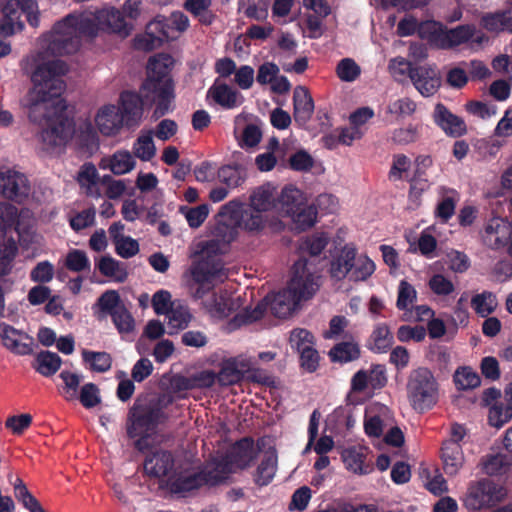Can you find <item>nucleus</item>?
I'll return each mask as SVG.
<instances>
[{"mask_svg": "<svg viewBox=\"0 0 512 512\" xmlns=\"http://www.w3.org/2000/svg\"><path fill=\"white\" fill-rule=\"evenodd\" d=\"M29 60L35 65L31 74L33 87L21 103L29 120L42 126L36 135L38 151L45 155H57L75 133L73 120L67 116V105L62 98L66 88L63 76L68 72V66L59 59L44 61L42 53Z\"/></svg>", "mask_w": 512, "mask_h": 512, "instance_id": "nucleus-1", "label": "nucleus"}, {"mask_svg": "<svg viewBox=\"0 0 512 512\" xmlns=\"http://www.w3.org/2000/svg\"><path fill=\"white\" fill-rule=\"evenodd\" d=\"M131 29L123 13L114 7L71 13L43 37L42 47L53 55L72 54L79 50L83 39H91L99 31L126 37Z\"/></svg>", "mask_w": 512, "mask_h": 512, "instance_id": "nucleus-2", "label": "nucleus"}, {"mask_svg": "<svg viewBox=\"0 0 512 512\" xmlns=\"http://www.w3.org/2000/svg\"><path fill=\"white\" fill-rule=\"evenodd\" d=\"M319 279L315 267L308 260L299 259L293 265L288 286L266 297L271 313L279 318L289 316L302 300H308L316 293L320 286Z\"/></svg>", "mask_w": 512, "mask_h": 512, "instance_id": "nucleus-3", "label": "nucleus"}, {"mask_svg": "<svg viewBox=\"0 0 512 512\" xmlns=\"http://www.w3.org/2000/svg\"><path fill=\"white\" fill-rule=\"evenodd\" d=\"M172 65L173 58L164 53L151 57L147 65L148 77L142 87L143 92H147V101L157 102L154 111L156 117H161L169 111L174 98V87L170 77Z\"/></svg>", "mask_w": 512, "mask_h": 512, "instance_id": "nucleus-4", "label": "nucleus"}, {"mask_svg": "<svg viewBox=\"0 0 512 512\" xmlns=\"http://www.w3.org/2000/svg\"><path fill=\"white\" fill-rule=\"evenodd\" d=\"M164 407V400L160 398L136 401L132 407L127 432L131 438H139L136 441L139 450L148 447V440L156 435L158 425L166 420Z\"/></svg>", "mask_w": 512, "mask_h": 512, "instance_id": "nucleus-5", "label": "nucleus"}, {"mask_svg": "<svg viewBox=\"0 0 512 512\" xmlns=\"http://www.w3.org/2000/svg\"><path fill=\"white\" fill-rule=\"evenodd\" d=\"M406 390L411 407L420 413L434 407L439 398V383L427 367H418L410 371Z\"/></svg>", "mask_w": 512, "mask_h": 512, "instance_id": "nucleus-6", "label": "nucleus"}, {"mask_svg": "<svg viewBox=\"0 0 512 512\" xmlns=\"http://www.w3.org/2000/svg\"><path fill=\"white\" fill-rule=\"evenodd\" d=\"M218 216L229 217L237 224L238 228L253 234L261 232L268 223L266 213L249 205L244 207V204L237 199L224 204L220 208Z\"/></svg>", "mask_w": 512, "mask_h": 512, "instance_id": "nucleus-7", "label": "nucleus"}, {"mask_svg": "<svg viewBox=\"0 0 512 512\" xmlns=\"http://www.w3.org/2000/svg\"><path fill=\"white\" fill-rule=\"evenodd\" d=\"M423 30L429 33V41L432 45L441 49L454 48L473 39L476 34L474 25H460L448 29L440 23H427Z\"/></svg>", "mask_w": 512, "mask_h": 512, "instance_id": "nucleus-8", "label": "nucleus"}, {"mask_svg": "<svg viewBox=\"0 0 512 512\" xmlns=\"http://www.w3.org/2000/svg\"><path fill=\"white\" fill-rule=\"evenodd\" d=\"M193 280L198 284L194 297L202 298L206 291L217 282H223L227 278V272L219 258H203L193 265L191 269Z\"/></svg>", "mask_w": 512, "mask_h": 512, "instance_id": "nucleus-9", "label": "nucleus"}, {"mask_svg": "<svg viewBox=\"0 0 512 512\" xmlns=\"http://www.w3.org/2000/svg\"><path fill=\"white\" fill-rule=\"evenodd\" d=\"M505 495L502 487L483 479L472 483L465 498V505L472 510H480L496 505Z\"/></svg>", "mask_w": 512, "mask_h": 512, "instance_id": "nucleus-10", "label": "nucleus"}, {"mask_svg": "<svg viewBox=\"0 0 512 512\" xmlns=\"http://www.w3.org/2000/svg\"><path fill=\"white\" fill-rule=\"evenodd\" d=\"M0 193L11 200L21 203L30 193L27 177L16 170L0 171Z\"/></svg>", "mask_w": 512, "mask_h": 512, "instance_id": "nucleus-11", "label": "nucleus"}, {"mask_svg": "<svg viewBox=\"0 0 512 512\" xmlns=\"http://www.w3.org/2000/svg\"><path fill=\"white\" fill-rule=\"evenodd\" d=\"M143 87H141V96L133 92H123L120 95V113L126 127H135L139 125L143 116V107L152 105L154 102L147 101ZM157 105V102H155Z\"/></svg>", "mask_w": 512, "mask_h": 512, "instance_id": "nucleus-12", "label": "nucleus"}, {"mask_svg": "<svg viewBox=\"0 0 512 512\" xmlns=\"http://www.w3.org/2000/svg\"><path fill=\"white\" fill-rule=\"evenodd\" d=\"M201 470L188 467L174 471L167 478V487L174 494H185L204 485Z\"/></svg>", "mask_w": 512, "mask_h": 512, "instance_id": "nucleus-13", "label": "nucleus"}, {"mask_svg": "<svg viewBox=\"0 0 512 512\" xmlns=\"http://www.w3.org/2000/svg\"><path fill=\"white\" fill-rule=\"evenodd\" d=\"M0 338L3 346L16 355H29L33 352V339L9 324L0 323Z\"/></svg>", "mask_w": 512, "mask_h": 512, "instance_id": "nucleus-14", "label": "nucleus"}, {"mask_svg": "<svg viewBox=\"0 0 512 512\" xmlns=\"http://www.w3.org/2000/svg\"><path fill=\"white\" fill-rule=\"evenodd\" d=\"M410 79L424 97L434 95L441 85L439 73L430 65L415 66L410 70Z\"/></svg>", "mask_w": 512, "mask_h": 512, "instance_id": "nucleus-15", "label": "nucleus"}, {"mask_svg": "<svg viewBox=\"0 0 512 512\" xmlns=\"http://www.w3.org/2000/svg\"><path fill=\"white\" fill-rule=\"evenodd\" d=\"M257 450L250 438H243L235 443L225 456V460L234 473L247 468L256 458Z\"/></svg>", "mask_w": 512, "mask_h": 512, "instance_id": "nucleus-16", "label": "nucleus"}, {"mask_svg": "<svg viewBox=\"0 0 512 512\" xmlns=\"http://www.w3.org/2000/svg\"><path fill=\"white\" fill-rule=\"evenodd\" d=\"M94 122L99 132L104 136L119 134L125 125L120 108L113 104H106L100 107L95 114Z\"/></svg>", "mask_w": 512, "mask_h": 512, "instance_id": "nucleus-17", "label": "nucleus"}, {"mask_svg": "<svg viewBox=\"0 0 512 512\" xmlns=\"http://www.w3.org/2000/svg\"><path fill=\"white\" fill-rule=\"evenodd\" d=\"M237 224H228L219 220L212 230L213 238L206 242L203 247V253L209 258L210 254H221L225 251L228 244L236 239L238 231Z\"/></svg>", "mask_w": 512, "mask_h": 512, "instance_id": "nucleus-18", "label": "nucleus"}, {"mask_svg": "<svg viewBox=\"0 0 512 512\" xmlns=\"http://www.w3.org/2000/svg\"><path fill=\"white\" fill-rule=\"evenodd\" d=\"M512 225L501 217L490 219L484 230L483 240L485 244L493 249L506 246L511 240Z\"/></svg>", "mask_w": 512, "mask_h": 512, "instance_id": "nucleus-19", "label": "nucleus"}, {"mask_svg": "<svg viewBox=\"0 0 512 512\" xmlns=\"http://www.w3.org/2000/svg\"><path fill=\"white\" fill-rule=\"evenodd\" d=\"M174 467V458L168 451L158 450L149 454L144 461L145 473L154 478L168 477Z\"/></svg>", "mask_w": 512, "mask_h": 512, "instance_id": "nucleus-20", "label": "nucleus"}, {"mask_svg": "<svg viewBox=\"0 0 512 512\" xmlns=\"http://www.w3.org/2000/svg\"><path fill=\"white\" fill-rule=\"evenodd\" d=\"M433 118L435 123L449 136L459 137L466 132L465 122L441 103L435 106Z\"/></svg>", "mask_w": 512, "mask_h": 512, "instance_id": "nucleus-21", "label": "nucleus"}, {"mask_svg": "<svg viewBox=\"0 0 512 512\" xmlns=\"http://www.w3.org/2000/svg\"><path fill=\"white\" fill-rule=\"evenodd\" d=\"M207 97L224 109H234L243 102L242 95L236 89L219 80L208 89Z\"/></svg>", "mask_w": 512, "mask_h": 512, "instance_id": "nucleus-22", "label": "nucleus"}, {"mask_svg": "<svg viewBox=\"0 0 512 512\" xmlns=\"http://www.w3.org/2000/svg\"><path fill=\"white\" fill-rule=\"evenodd\" d=\"M293 108L294 120L300 126L306 125L314 112V101L306 87H295L293 92Z\"/></svg>", "mask_w": 512, "mask_h": 512, "instance_id": "nucleus-23", "label": "nucleus"}, {"mask_svg": "<svg viewBox=\"0 0 512 512\" xmlns=\"http://www.w3.org/2000/svg\"><path fill=\"white\" fill-rule=\"evenodd\" d=\"M99 166L103 170H109L114 175H124L135 168L136 161L130 151L117 150L112 155L103 157Z\"/></svg>", "mask_w": 512, "mask_h": 512, "instance_id": "nucleus-24", "label": "nucleus"}, {"mask_svg": "<svg viewBox=\"0 0 512 512\" xmlns=\"http://www.w3.org/2000/svg\"><path fill=\"white\" fill-rule=\"evenodd\" d=\"M390 420L389 410L384 405H372L365 413L364 428L368 436L379 437Z\"/></svg>", "mask_w": 512, "mask_h": 512, "instance_id": "nucleus-25", "label": "nucleus"}, {"mask_svg": "<svg viewBox=\"0 0 512 512\" xmlns=\"http://www.w3.org/2000/svg\"><path fill=\"white\" fill-rule=\"evenodd\" d=\"M240 297H234L231 294L224 292L215 294L211 301L205 303V307L209 314L216 319H223L237 310L240 307Z\"/></svg>", "mask_w": 512, "mask_h": 512, "instance_id": "nucleus-26", "label": "nucleus"}, {"mask_svg": "<svg viewBox=\"0 0 512 512\" xmlns=\"http://www.w3.org/2000/svg\"><path fill=\"white\" fill-rule=\"evenodd\" d=\"M356 248L351 245H345L338 256L331 262L330 274L336 280H342L350 276L357 258Z\"/></svg>", "mask_w": 512, "mask_h": 512, "instance_id": "nucleus-27", "label": "nucleus"}, {"mask_svg": "<svg viewBox=\"0 0 512 512\" xmlns=\"http://www.w3.org/2000/svg\"><path fill=\"white\" fill-rule=\"evenodd\" d=\"M276 187L271 183H265L253 190L249 197V206L264 213L277 207Z\"/></svg>", "mask_w": 512, "mask_h": 512, "instance_id": "nucleus-28", "label": "nucleus"}, {"mask_svg": "<svg viewBox=\"0 0 512 512\" xmlns=\"http://www.w3.org/2000/svg\"><path fill=\"white\" fill-rule=\"evenodd\" d=\"M366 454L365 447L351 446L342 450L341 458L347 470L355 474H368L372 467L365 464Z\"/></svg>", "mask_w": 512, "mask_h": 512, "instance_id": "nucleus-29", "label": "nucleus"}, {"mask_svg": "<svg viewBox=\"0 0 512 512\" xmlns=\"http://www.w3.org/2000/svg\"><path fill=\"white\" fill-rule=\"evenodd\" d=\"M446 474L456 475L464 464V454L460 443L445 441L441 453Z\"/></svg>", "mask_w": 512, "mask_h": 512, "instance_id": "nucleus-30", "label": "nucleus"}, {"mask_svg": "<svg viewBox=\"0 0 512 512\" xmlns=\"http://www.w3.org/2000/svg\"><path fill=\"white\" fill-rule=\"evenodd\" d=\"M276 210L283 216L290 217L305 203L303 193L294 187H285L277 198Z\"/></svg>", "mask_w": 512, "mask_h": 512, "instance_id": "nucleus-31", "label": "nucleus"}, {"mask_svg": "<svg viewBox=\"0 0 512 512\" xmlns=\"http://www.w3.org/2000/svg\"><path fill=\"white\" fill-rule=\"evenodd\" d=\"M234 473L230 470L227 461L224 457L220 459H216L213 462L208 463L201 470V474L203 475V483L204 485L214 486L220 484L227 480L230 474Z\"/></svg>", "mask_w": 512, "mask_h": 512, "instance_id": "nucleus-32", "label": "nucleus"}, {"mask_svg": "<svg viewBox=\"0 0 512 512\" xmlns=\"http://www.w3.org/2000/svg\"><path fill=\"white\" fill-rule=\"evenodd\" d=\"M480 23L489 32H512V8L494 13H486L481 17Z\"/></svg>", "mask_w": 512, "mask_h": 512, "instance_id": "nucleus-33", "label": "nucleus"}, {"mask_svg": "<svg viewBox=\"0 0 512 512\" xmlns=\"http://www.w3.org/2000/svg\"><path fill=\"white\" fill-rule=\"evenodd\" d=\"M165 315L168 319L169 334L186 328L192 318L188 307L180 300H174L172 307Z\"/></svg>", "mask_w": 512, "mask_h": 512, "instance_id": "nucleus-34", "label": "nucleus"}, {"mask_svg": "<svg viewBox=\"0 0 512 512\" xmlns=\"http://www.w3.org/2000/svg\"><path fill=\"white\" fill-rule=\"evenodd\" d=\"M481 469L485 474L494 476L507 473L512 466V458L504 453H492L481 460Z\"/></svg>", "mask_w": 512, "mask_h": 512, "instance_id": "nucleus-35", "label": "nucleus"}, {"mask_svg": "<svg viewBox=\"0 0 512 512\" xmlns=\"http://www.w3.org/2000/svg\"><path fill=\"white\" fill-rule=\"evenodd\" d=\"M96 267L102 275L118 283H123L128 277L125 264L109 255L102 256Z\"/></svg>", "mask_w": 512, "mask_h": 512, "instance_id": "nucleus-36", "label": "nucleus"}, {"mask_svg": "<svg viewBox=\"0 0 512 512\" xmlns=\"http://www.w3.org/2000/svg\"><path fill=\"white\" fill-rule=\"evenodd\" d=\"M277 470V454L276 451L270 449L265 452L263 459L257 467L254 480L257 485H268L275 476Z\"/></svg>", "mask_w": 512, "mask_h": 512, "instance_id": "nucleus-37", "label": "nucleus"}, {"mask_svg": "<svg viewBox=\"0 0 512 512\" xmlns=\"http://www.w3.org/2000/svg\"><path fill=\"white\" fill-rule=\"evenodd\" d=\"M393 345V335L386 324H377L370 336L369 349L374 353H386Z\"/></svg>", "mask_w": 512, "mask_h": 512, "instance_id": "nucleus-38", "label": "nucleus"}, {"mask_svg": "<svg viewBox=\"0 0 512 512\" xmlns=\"http://www.w3.org/2000/svg\"><path fill=\"white\" fill-rule=\"evenodd\" d=\"M212 0H186L184 8L203 25H210L215 19L211 10Z\"/></svg>", "mask_w": 512, "mask_h": 512, "instance_id": "nucleus-39", "label": "nucleus"}, {"mask_svg": "<svg viewBox=\"0 0 512 512\" xmlns=\"http://www.w3.org/2000/svg\"><path fill=\"white\" fill-rule=\"evenodd\" d=\"M77 181L85 189L86 194L92 197H99L100 192L97 186L98 172L91 163L84 164L78 172Z\"/></svg>", "mask_w": 512, "mask_h": 512, "instance_id": "nucleus-40", "label": "nucleus"}, {"mask_svg": "<svg viewBox=\"0 0 512 512\" xmlns=\"http://www.w3.org/2000/svg\"><path fill=\"white\" fill-rule=\"evenodd\" d=\"M441 192L442 199L437 204L435 215L443 222H447L455 213V207L459 200V196L453 189L441 188Z\"/></svg>", "mask_w": 512, "mask_h": 512, "instance_id": "nucleus-41", "label": "nucleus"}, {"mask_svg": "<svg viewBox=\"0 0 512 512\" xmlns=\"http://www.w3.org/2000/svg\"><path fill=\"white\" fill-rule=\"evenodd\" d=\"M328 242V235L320 232L303 237L299 242L298 248L303 254L317 256L326 248Z\"/></svg>", "mask_w": 512, "mask_h": 512, "instance_id": "nucleus-42", "label": "nucleus"}, {"mask_svg": "<svg viewBox=\"0 0 512 512\" xmlns=\"http://www.w3.org/2000/svg\"><path fill=\"white\" fill-rule=\"evenodd\" d=\"M61 358L54 352L44 351L37 355L35 369L43 376L54 375L61 366Z\"/></svg>", "mask_w": 512, "mask_h": 512, "instance_id": "nucleus-43", "label": "nucleus"}, {"mask_svg": "<svg viewBox=\"0 0 512 512\" xmlns=\"http://www.w3.org/2000/svg\"><path fill=\"white\" fill-rule=\"evenodd\" d=\"M289 218L298 230H306L312 227L317 218V210L313 205L304 203Z\"/></svg>", "mask_w": 512, "mask_h": 512, "instance_id": "nucleus-44", "label": "nucleus"}, {"mask_svg": "<svg viewBox=\"0 0 512 512\" xmlns=\"http://www.w3.org/2000/svg\"><path fill=\"white\" fill-rule=\"evenodd\" d=\"M134 155L142 161L151 160L156 153L151 131L141 134L133 144Z\"/></svg>", "mask_w": 512, "mask_h": 512, "instance_id": "nucleus-45", "label": "nucleus"}, {"mask_svg": "<svg viewBox=\"0 0 512 512\" xmlns=\"http://www.w3.org/2000/svg\"><path fill=\"white\" fill-rule=\"evenodd\" d=\"M375 268V263L368 256L364 254L357 255L349 280L365 281L374 273Z\"/></svg>", "mask_w": 512, "mask_h": 512, "instance_id": "nucleus-46", "label": "nucleus"}, {"mask_svg": "<svg viewBox=\"0 0 512 512\" xmlns=\"http://www.w3.org/2000/svg\"><path fill=\"white\" fill-rule=\"evenodd\" d=\"M64 265L69 271L76 273L88 272L91 267L86 252L79 249H72L67 253Z\"/></svg>", "mask_w": 512, "mask_h": 512, "instance_id": "nucleus-47", "label": "nucleus"}, {"mask_svg": "<svg viewBox=\"0 0 512 512\" xmlns=\"http://www.w3.org/2000/svg\"><path fill=\"white\" fill-rule=\"evenodd\" d=\"M329 355L332 361L347 363L357 359L360 355V350L354 342H342L331 349Z\"/></svg>", "mask_w": 512, "mask_h": 512, "instance_id": "nucleus-48", "label": "nucleus"}, {"mask_svg": "<svg viewBox=\"0 0 512 512\" xmlns=\"http://www.w3.org/2000/svg\"><path fill=\"white\" fill-rule=\"evenodd\" d=\"M82 357L85 363L89 364L90 369L103 373L108 371L112 365V358L106 352H94L83 350Z\"/></svg>", "mask_w": 512, "mask_h": 512, "instance_id": "nucleus-49", "label": "nucleus"}, {"mask_svg": "<svg viewBox=\"0 0 512 512\" xmlns=\"http://www.w3.org/2000/svg\"><path fill=\"white\" fill-rule=\"evenodd\" d=\"M496 296L489 291H484L472 297L471 305L481 317H486L497 307Z\"/></svg>", "mask_w": 512, "mask_h": 512, "instance_id": "nucleus-50", "label": "nucleus"}, {"mask_svg": "<svg viewBox=\"0 0 512 512\" xmlns=\"http://www.w3.org/2000/svg\"><path fill=\"white\" fill-rule=\"evenodd\" d=\"M217 177L228 188H236L244 182L245 173L237 166L225 165L218 169Z\"/></svg>", "mask_w": 512, "mask_h": 512, "instance_id": "nucleus-51", "label": "nucleus"}, {"mask_svg": "<svg viewBox=\"0 0 512 512\" xmlns=\"http://www.w3.org/2000/svg\"><path fill=\"white\" fill-rule=\"evenodd\" d=\"M124 304L121 302L120 295L116 290L105 291L98 299L96 306L101 313L100 317L112 315L118 308Z\"/></svg>", "mask_w": 512, "mask_h": 512, "instance_id": "nucleus-52", "label": "nucleus"}, {"mask_svg": "<svg viewBox=\"0 0 512 512\" xmlns=\"http://www.w3.org/2000/svg\"><path fill=\"white\" fill-rule=\"evenodd\" d=\"M372 389V384L369 381V376L366 370L357 371L351 379V388L347 396V400L350 404L356 405L359 400L356 399V394L364 393L367 390Z\"/></svg>", "mask_w": 512, "mask_h": 512, "instance_id": "nucleus-53", "label": "nucleus"}, {"mask_svg": "<svg viewBox=\"0 0 512 512\" xmlns=\"http://www.w3.org/2000/svg\"><path fill=\"white\" fill-rule=\"evenodd\" d=\"M18 253V246L13 239H9L0 248V275H8L13 268V261Z\"/></svg>", "mask_w": 512, "mask_h": 512, "instance_id": "nucleus-54", "label": "nucleus"}, {"mask_svg": "<svg viewBox=\"0 0 512 512\" xmlns=\"http://www.w3.org/2000/svg\"><path fill=\"white\" fill-rule=\"evenodd\" d=\"M265 311V305L257 304L253 309L245 308L237 313L229 323L230 329H236L244 324H249L259 320Z\"/></svg>", "mask_w": 512, "mask_h": 512, "instance_id": "nucleus-55", "label": "nucleus"}, {"mask_svg": "<svg viewBox=\"0 0 512 512\" xmlns=\"http://www.w3.org/2000/svg\"><path fill=\"white\" fill-rule=\"evenodd\" d=\"M488 419L491 426L502 427L512 419V406L495 402L489 408Z\"/></svg>", "mask_w": 512, "mask_h": 512, "instance_id": "nucleus-56", "label": "nucleus"}, {"mask_svg": "<svg viewBox=\"0 0 512 512\" xmlns=\"http://www.w3.org/2000/svg\"><path fill=\"white\" fill-rule=\"evenodd\" d=\"M453 379L456 387L460 390L472 389L480 384L478 374L468 367L457 369Z\"/></svg>", "mask_w": 512, "mask_h": 512, "instance_id": "nucleus-57", "label": "nucleus"}, {"mask_svg": "<svg viewBox=\"0 0 512 512\" xmlns=\"http://www.w3.org/2000/svg\"><path fill=\"white\" fill-rule=\"evenodd\" d=\"M336 74L343 82H353L360 76L361 68L352 58H344L337 64Z\"/></svg>", "mask_w": 512, "mask_h": 512, "instance_id": "nucleus-58", "label": "nucleus"}, {"mask_svg": "<svg viewBox=\"0 0 512 512\" xmlns=\"http://www.w3.org/2000/svg\"><path fill=\"white\" fill-rule=\"evenodd\" d=\"M111 317L119 333H130L134 330V318L131 315V313L127 310L125 305H123L121 308H118V310L115 311L111 315Z\"/></svg>", "mask_w": 512, "mask_h": 512, "instance_id": "nucleus-59", "label": "nucleus"}, {"mask_svg": "<svg viewBox=\"0 0 512 512\" xmlns=\"http://www.w3.org/2000/svg\"><path fill=\"white\" fill-rule=\"evenodd\" d=\"M416 110V103L409 97H402L391 101L387 106V113L396 117H407Z\"/></svg>", "mask_w": 512, "mask_h": 512, "instance_id": "nucleus-60", "label": "nucleus"}, {"mask_svg": "<svg viewBox=\"0 0 512 512\" xmlns=\"http://www.w3.org/2000/svg\"><path fill=\"white\" fill-rule=\"evenodd\" d=\"M417 298L415 288L406 280H402L398 286L396 306L399 310H407Z\"/></svg>", "mask_w": 512, "mask_h": 512, "instance_id": "nucleus-61", "label": "nucleus"}, {"mask_svg": "<svg viewBox=\"0 0 512 512\" xmlns=\"http://www.w3.org/2000/svg\"><path fill=\"white\" fill-rule=\"evenodd\" d=\"M430 290L438 296H448L455 291L453 282L443 274H434L428 281Z\"/></svg>", "mask_w": 512, "mask_h": 512, "instance_id": "nucleus-62", "label": "nucleus"}, {"mask_svg": "<svg viewBox=\"0 0 512 512\" xmlns=\"http://www.w3.org/2000/svg\"><path fill=\"white\" fill-rule=\"evenodd\" d=\"M185 218L191 228H198L206 220L209 214V206L202 204L193 208L182 209Z\"/></svg>", "mask_w": 512, "mask_h": 512, "instance_id": "nucleus-63", "label": "nucleus"}, {"mask_svg": "<svg viewBox=\"0 0 512 512\" xmlns=\"http://www.w3.org/2000/svg\"><path fill=\"white\" fill-rule=\"evenodd\" d=\"M96 209L89 207L70 218V226L74 231H80L90 227L95 222Z\"/></svg>", "mask_w": 512, "mask_h": 512, "instance_id": "nucleus-64", "label": "nucleus"}]
</instances>
